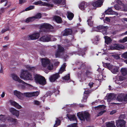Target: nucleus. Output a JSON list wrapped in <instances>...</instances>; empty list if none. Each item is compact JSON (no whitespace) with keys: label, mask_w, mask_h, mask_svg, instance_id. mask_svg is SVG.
Wrapping results in <instances>:
<instances>
[{"label":"nucleus","mask_w":127,"mask_h":127,"mask_svg":"<svg viewBox=\"0 0 127 127\" xmlns=\"http://www.w3.org/2000/svg\"><path fill=\"white\" fill-rule=\"evenodd\" d=\"M92 74V72L91 70V68H86L84 71H79L78 73V76L79 78L81 79H85V77H89Z\"/></svg>","instance_id":"obj_1"},{"label":"nucleus","mask_w":127,"mask_h":127,"mask_svg":"<svg viewBox=\"0 0 127 127\" xmlns=\"http://www.w3.org/2000/svg\"><path fill=\"white\" fill-rule=\"evenodd\" d=\"M34 78L35 82L37 84H39L43 86L46 84V81L44 77L39 74H36Z\"/></svg>","instance_id":"obj_2"},{"label":"nucleus","mask_w":127,"mask_h":127,"mask_svg":"<svg viewBox=\"0 0 127 127\" xmlns=\"http://www.w3.org/2000/svg\"><path fill=\"white\" fill-rule=\"evenodd\" d=\"M77 115L81 121H85L86 120L87 121H88L90 120V115L88 112H79L77 113Z\"/></svg>","instance_id":"obj_3"},{"label":"nucleus","mask_w":127,"mask_h":127,"mask_svg":"<svg viewBox=\"0 0 127 127\" xmlns=\"http://www.w3.org/2000/svg\"><path fill=\"white\" fill-rule=\"evenodd\" d=\"M104 66L107 68L113 74H116L118 72L119 67L115 65H110V64L104 63L103 64Z\"/></svg>","instance_id":"obj_4"},{"label":"nucleus","mask_w":127,"mask_h":127,"mask_svg":"<svg viewBox=\"0 0 127 127\" xmlns=\"http://www.w3.org/2000/svg\"><path fill=\"white\" fill-rule=\"evenodd\" d=\"M108 27L107 26H104L103 25H100L94 28V30L96 31L100 32L104 35H107L108 33L107 32Z\"/></svg>","instance_id":"obj_5"},{"label":"nucleus","mask_w":127,"mask_h":127,"mask_svg":"<svg viewBox=\"0 0 127 127\" xmlns=\"http://www.w3.org/2000/svg\"><path fill=\"white\" fill-rule=\"evenodd\" d=\"M22 79L27 80H32V74L27 70H23L20 76Z\"/></svg>","instance_id":"obj_6"},{"label":"nucleus","mask_w":127,"mask_h":127,"mask_svg":"<svg viewBox=\"0 0 127 127\" xmlns=\"http://www.w3.org/2000/svg\"><path fill=\"white\" fill-rule=\"evenodd\" d=\"M42 64L43 67H47V69L51 70L53 68L52 65L50 64V62L49 59L42 58L41 59Z\"/></svg>","instance_id":"obj_7"},{"label":"nucleus","mask_w":127,"mask_h":127,"mask_svg":"<svg viewBox=\"0 0 127 127\" xmlns=\"http://www.w3.org/2000/svg\"><path fill=\"white\" fill-rule=\"evenodd\" d=\"M116 99L119 102H124L126 103H127V94L126 95L122 93L118 94L116 97Z\"/></svg>","instance_id":"obj_8"},{"label":"nucleus","mask_w":127,"mask_h":127,"mask_svg":"<svg viewBox=\"0 0 127 127\" xmlns=\"http://www.w3.org/2000/svg\"><path fill=\"white\" fill-rule=\"evenodd\" d=\"M12 76L13 79L15 81H17L20 83H22L23 84L25 85L27 87H31L32 86L31 85L27 83L20 79L19 77L16 75L14 74H12Z\"/></svg>","instance_id":"obj_9"},{"label":"nucleus","mask_w":127,"mask_h":127,"mask_svg":"<svg viewBox=\"0 0 127 127\" xmlns=\"http://www.w3.org/2000/svg\"><path fill=\"white\" fill-rule=\"evenodd\" d=\"M103 0H96V1L92 2L91 4L95 7H99L103 5Z\"/></svg>","instance_id":"obj_10"},{"label":"nucleus","mask_w":127,"mask_h":127,"mask_svg":"<svg viewBox=\"0 0 127 127\" xmlns=\"http://www.w3.org/2000/svg\"><path fill=\"white\" fill-rule=\"evenodd\" d=\"M50 35L47 34L43 35L40 38V40L43 42H48L51 41Z\"/></svg>","instance_id":"obj_11"},{"label":"nucleus","mask_w":127,"mask_h":127,"mask_svg":"<svg viewBox=\"0 0 127 127\" xmlns=\"http://www.w3.org/2000/svg\"><path fill=\"white\" fill-rule=\"evenodd\" d=\"M40 29L45 28L47 29H54V27L50 24L44 23L41 24L40 26Z\"/></svg>","instance_id":"obj_12"},{"label":"nucleus","mask_w":127,"mask_h":127,"mask_svg":"<svg viewBox=\"0 0 127 127\" xmlns=\"http://www.w3.org/2000/svg\"><path fill=\"white\" fill-rule=\"evenodd\" d=\"M40 36L39 33L36 32L34 34H31L28 36V39L29 40H33L38 39Z\"/></svg>","instance_id":"obj_13"},{"label":"nucleus","mask_w":127,"mask_h":127,"mask_svg":"<svg viewBox=\"0 0 127 127\" xmlns=\"http://www.w3.org/2000/svg\"><path fill=\"white\" fill-rule=\"evenodd\" d=\"M125 47L121 44H115L113 46H111L110 47L112 50H120V49H125Z\"/></svg>","instance_id":"obj_14"},{"label":"nucleus","mask_w":127,"mask_h":127,"mask_svg":"<svg viewBox=\"0 0 127 127\" xmlns=\"http://www.w3.org/2000/svg\"><path fill=\"white\" fill-rule=\"evenodd\" d=\"M90 4L89 3L83 1L80 4L79 8L81 10H83L85 9V8L87 6H90Z\"/></svg>","instance_id":"obj_15"},{"label":"nucleus","mask_w":127,"mask_h":127,"mask_svg":"<svg viewBox=\"0 0 127 127\" xmlns=\"http://www.w3.org/2000/svg\"><path fill=\"white\" fill-rule=\"evenodd\" d=\"M60 77L59 73H56L51 75L49 77V79L51 82H54Z\"/></svg>","instance_id":"obj_16"},{"label":"nucleus","mask_w":127,"mask_h":127,"mask_svg":"<svg viewBox=\"0 0 127 127\" xmlns=\"http://www.w3.org/2000/svg\"><path fill=\"white\" fill-rule=\"evenodd\" d=\"M72 32V31L71 29H66L62 32V35L63 36H67L71 34Z\"/></svg>","instance_id":"obj_17"},{"label":"nucleus","mask_w":127,"mask_h":127,"mask_svg":"<svg viewBox=\"0 0 127 127\" xmlns=\"http://www.w3.org/2000/svg\"><path fill=\"white\" fill-rule=\"evenodd\" d=\"M126 122L123 120H119L116 121V123L117 127H125Z\"/></svg>","instance_id":"obj_18"},{"label":"nucleus","mask_w":127,"mask_h":127,"mask_svg":"<svg viewBox=\"0 0 127 127\" xmlns=\"http://www.w3.org/2000/svg\"><path fill=\"white\" fill-rule=\"evenodd\" d=\"M14 95L19 99L21 100H22L23 98V95L20 91L16 90L14 91Z\"/></svg>","instance_id":"obj_19"},{"label":"nucleus","mask_w":127,"mask_h":127,"mask_svg":"<svg viewBox=\"0 0 127 127\" xmlns=\"http://www.w3.org/2000/svg\"><path fill=\"white\" fill-rule=\"evenodd\" d=\"M9 110L13 115L17 117H18L19 115V111H18L13 108H11Z\"/></svg>","instance_id":"obj_20"},{"label":"nucleus","mask_w":127,"mask_h":127,"mask_svg":"<svg viewBox=\"0 0 127 127\" xmlns=\"http://www.w3.org/2000/svg\"><path fill=\"white\" fill-rule=\"evenodd\" d=\"M105 13L106 14H114L117 15H118V13L117 12L113 11L111 7L108 8L105 10Z\"/></svg>","instance_id":"obj_21"},{"label":"nucleus","mask_w":127,"mask_h":127,"mask_svg":"<svg viewBox=\"0 0 127 127\" xmlns=\"http://www.w3.org/2000/svg\"><path fill=\"white\" fill-rule=\"evenodd\" d=\"M53 20L58 23H61L63 22L61 17L57 15H55L53 17Z\"/></svg>","instance_id":"obj_22"},{"label":"nucleus","mask_w":127,"mask_h":127,"mask_svg":"<svg viewBox=\"0 0 127 127\" xmlns=\"http://www.w3.org/2000/svg\"><path fill=\"white\" fill-rule=\"evenodd\" d=\"M124 78H125L121 76H117L115 77V78H114V79H115V80L116 83H117L118 84H120V83L118 82H117L118 81H122L124 80Z\"/></svg>","instance_id":"obj_23"},{"label":"nucleus","mask_w":127,"mask_h":127,"mask_svg":"<svg viewBox=\"0 0 127 127\" xmlns=\"http://www.w3.org/2000/svg\"><path fill=\"white\" fill-rule=\"evenodd\" d=\"M77 64L80 65V67L78 68L79 69H82L83 70L84 69L85 70L86 68L88 67H86V66L85 64L82 62H78L77 63Z\"/></svg>","instance_id":"obj_24"},{"label":"nucleus","mask_w":127,"mask_h":127,"mask_svg":"<svg viewBox=\"0 0 127 127\" xmlns=\"http://www.w3.org/2000/svg\"><path fill=\"white\" fill-rule=\"evenodd\" d=\"M7 120L8 122L12 123L14 125L17 124V119L13 118L9 116H8Z\"/></svg>","instance_id":"obj_25"},{"label":"nucleus","mask_w":127,"mask_h":127,"mask_svg":"<svg viewBox=\"0 0 127 127\" xmlns=\"http://www.w3.org/2000/svg\"><path fill=\"white\" fill-rule=\"evenodd\" d=\"M67 117L70 121H75L77 120L76 118L74 115H71L70 114H67Z\"/></svg>","instance_id":"obj_26"},{"label":"nucleus","mask_w":127,"mask_h":127,"mask_svg":"<svg viewBox=\"0 0 127 127\" xmlns=\"http://www.w3.org/2000/svg\"><path fill=\"white\" fill-rule=\"evenodd\" d=\"M53 2L55 4H61L63 5L65 4V0H54Z\"/></svg>","instance_id":"obj_27"},{"label":"nucleus","mask_w":127,"mask_h":127,"mask_svg":"<svg viewBox=\"0 0 127 127\" xmlns=\"http://www.w3.org/2000/svg\"><path fill=\"white\" fill-rule=\"evenodd\" d=\"M11 105L14 106L17 109H19L21 108L22 107L21 105L15 101H11Z\"/></svg>","instance_id":"obj_28"},{"label":"nucleus","mask_w":127,"mask_h":127,"mask_svg":"<svg viewBox=\"0 0 127 127\" xmlns=\"http://www.w3.org/2000/svg\"><path fill=\"white\" fill-rule=\"evenodd\" d=\"M116 97L114 94L110 93L108 95L107 99L108 100H115L116 99Z\"/></svg>","instance_id":"obj_29"},{"label":"nucleus","mask_w":127,"mask_h":127,"mask_svg":"<svg viewBox=\"0 0 127 127\" xmlns=\"http://www.w3.org/2000/svg\"><path fill=\"white\" fill-rule=\"evenodd\" d=\"M106 125L107 127H116L114 122H108L106 123Z\"/></svg>","instance_id":"obj_30"},{"label":"nucleus","mask_w":127,"mask_h":127,"mask_svg":"<svg viewBox=\"0 0 127 127\" xmlns=\"http://www.w3.org/2000/svg\"><path fill=\"white\" fill-rule=\"evenodd\" d=\"M92 17H89L87 21L88 25L90 27L93 26V21H92Z\"/></svg>","instance_id":"obj_31"},{"label":"nucleus","mask_w":127,"mask_h":127,"mask_svg":"<svg viewBox=\"0 0 127 127\" xmlns=\"http://www.w3.org/2000/svg\"><path fill=\"white\" fill-rule=\"evenodd\" d=\"M7 118L8 116L6 117L5 115H0V120L2 122H4L6 120H7Z\"/></svg>","instance_id":"obj_32"},{"label":"nucleus","mask_w":127,"mask_h":127,"mask_svg":"<svg viewBox=\"0 0 127 127\" xmlns=\"http://www.w3.org/2000/svg\"><path fill=\"white\" fill-rule=\"evenodd\" d=\"M65 64H64L63 66H62L60 69L59 72L58 73H59V74H61L64 71H65V68L66 67Z\"/></svg>","instance_id":"obj_33"},{"label":"nucleus","mask_w":127,"mask_h":127,"mask_svg":"<svg viewBox=\"0 0 127 127\" xmlns=\"http://www.w3.org/2000/svg\"><path fill=\"white\" fill-rule=\"evenodd\" d=\"M105 39V42L107 44L110 43L111 41V38L107 36H105L104 37Z\"/></svg>","instance_id":"obj_34"},{"label":"nucleus","mask_w":127,"mask_h":127,"mask_svg":"<svg viewBox=\"0 0 127 127\" xmlns=\"http://www.w3.org/2000/svg\"><path fill=\"white\" fill-rule=\"evenodd\" d=\"M67 18L70 20H72L74 16V15L71 12H67Z\"/></svg>","instance_id":"obj_35"},{"label":"nucleus","mask_w":127,"mask_h":127,"mask_svg":"<svg viewBox=\"0 0 127 127\" xmlns=\"http://www.w3.org/2000/svg\"><path fill=\"white\" fill-rule=\"evenodd\" d=\"M35 19L33 16L31 17H29L27 18L25 22L27 23H28L30 22H32Z\"/></svg>","instance_id":"obj_36"},{"label":"nucleus","mask_w":127,"mask_h":127,"mask_svg":"<svg viewBox=\"0 0 127 127\" xmlns=\"http://www.w3.org/2000/svg\"><path fill=\"white\" fill-rule=\"evenodd\" d=\"M121 71L123 75L125 76L127 74V68H122Z\"/></svg>","instance_id":"obj_37"},{"label":"nucleus","mask_w":127,"mask_h":127,"mask_svg":"<svg viewBox=\"0 0 127 127\" xmlns=\"http://www.w3.org/2000/svg\"><path fill=\"white\" fill-rule=\"evenodd\" d=\"M64 49L61 45H58L57 50L61 53H63L64 51Z\"/></svg>","instance_id":"obj_38"},{"label":"nucleus","mask_w":127,"mask_h":127,"mask_svg":"<svg viewBox=\"0 0 127 127\" xmlns=\"http://www.w3.org/2000/svg\"><path fill=\"white\" fill-rule=\"evenodd\" d=\"M61 121L58 118H57V120L55 121V123L54 126V127H57L60 125Z\"/></svg>","instance_id":"obj_39"},{"label":"nucleus","mask_w":127,"mask_h":127,"mask_svg":"<svg viewBox=\"0 0 127 127\" xmlns=\"http://www.w3.org/2000/svg\"><path fill=\"white\" fill-rule=\"evenodd\" d=\"M105 106L103 105H100L97 106L95 107V109L96 110H102L105 109Z\"/></svg>","instance_id":"obj_40"},{"label":"nucleus","mask_w":127,"mask_h":127,"mask_svg":"<svg viewBox=\"0 0 127 127\" xmlns=\"http://www.w3.org/2000/svg\"><path fill=\"white\" fill-rule=\"evenodd\" d=\"M26 68L29 70L31 71H33L35 70V67H31L29 65H27L26 66Z\"/></svg>","instance_id":"obj_41"},{"label":"nucleus","mask_w":127,"mask_h":127,"mask_svg":"<svg viewBox=\"0 0 127 127\" xmlns=\"http://www.w3.org/2000/svg\"><path fill=\"white\" fill-rule=\"evenodd\" d=\"M35 19H40L41 17V14L40 13H38L34 16H33Z\"/></svg>","instance_id":"obj_42"},{"label":"nucleus","mask_w":127,"mask_h":127,"mask_svg":"<svg viewBox=\"0 0 127 127\" xmlns=\"http://www.w3.org/2000/svg\"><path fill=\"white\" fill-rule=\"evenodd\" d=\"M9 30V28L8 26H7L5 28L2 29L1 31V33H2L5 32Z\"/></svg>","instance_id":"obj_43"},{"label":"nucleus","mask_w":127,"mask_h":127,"mask_svg":"<svg viewBox=\"0 0 127 127\" xmlns=\"http://www.w3.org/2000/svg\"><path fill=\"white\" fill-rule=\"evenodd\" d=\"M34 8V6L33 5H31L25 8V11H26L33 9Z\"/></svg>","instance_id":"obj_44"},{"label":"nucleus","mask_w":127,"mask_h":127,"mask_svg":"<svg viewBox=\"0 0 127 127\" xmlns=\"http://www.w3.org/2000/svg\"><path fill=\"white\" fill-rule=\"evenodd\" d=\"M44 2L41 1H38L36 2H35L34 4L35 5H40V6H43L42 4H43Z\"/></svg>","instance_id":"obj_45"},{"label":"nucleus","mask_w":127,"mask_h":127,"mask_svg":"<svg viewBox=\"0 0 127 127\" xmlns=\"http://www.w3.org/2000/svg\"><path fill=\"white\" fill-rule=\"evenodd\" d=\"M43 6H45L48 7H53L54 5L53 4H50L49 3H47L45 2H44L43 4H42Z\"/></svg>","instance_id":"obj_46"},{"label":"nucleus","mask_w":127,"mask_h":127,"mask_svg":"<svg viewBox=\"0 0 127 127\" xmlns=\"http://www.w3.org/2000/svg\"><path fill=\"white\" fill-rule=\"evenodd\" d=\"M112 56L114 59L117 60L120 58V57L118 54H113L112 55Z\"/></svg>","instance_id":"obj_47"},{"label":"nucleus","mask_w":127,"mask_h":127,"mask_svg":"<svg viewBox=\"0 0 127 127\" xmlns=\"http://www.w3.org/2000/svg\"><path fill=\"white\" fill-rule=\"evenodd\" d=\"M38 92H33L31 93V97L33 96H37L38 95Z\"/></svg>","instance_id":"obj_48"},{"label":"nucleus","mask_w":127,"mask_h":127,"mask_svg":"<svg viewBox=\"0 0 127 127\" xmlns=\"http://www.w3.org/2000/svg\"><path fill=\"white\" fill-rule=\"evenodd\" d=\"M61 52H60L59 51L57 50L56 52L55 53V55L56 57H60L61 54Z\"/></svg>","instance_id":"obj_49"},{"label":"nucleus","mask_w":127,"mask_h":127,"mask_svg":"<svg viewBox=\"0 0 127 127\" xmlns=\"http://www.w3.org/2000/svg\"><path fill=\"white\" fill-rule=\"evenodd\" d=\"M120 41L121 43H124L127 41V37H126L120 40Z\"/></svg>","instance_id":"obj_50"},{"label":"nucleus","mask_w":127,"mask_h":127,"mask_svg":"<svg viewBox=\"0 0 127 127\" xmlns=\"http://www.w3.org/2000/svg\"><path fill=\"white\" fill-rule=\"evenodd\" d=\"M78 53L80 54V55H82V56L85 54L84 51L83 50H81L79 51L78 52Z\"/></svg>","instance_id":"obj_51"},{"label":"nucleus","mask_w":127,"mask_h":127,"mask_svg":"<svg viewBox=\"0 0 127 127\" xmlns=\"http://www.w3.org/2000/svg\"><path fill=\"white\" fill-rule=\"evenodd\" d=\"M63 79L65 81H67L69 79L70 77L69 75H67L63 77Z\"/></svg>","instance_id":"obj_52"},{"label":"nucleus","mask_w":127,"mask_h":127,"mask_svg":"<svg viewBox=\"0 0 127 127\" xmlns=\"http://www.w3.org/2000/svg\"><path fill=\"white\" fill-rule=\"evenodd\" d=\"M122 57L123 58L127 59V52L123 54L122 55Z\"/></svg>","instance_id":"obj_53"},{"label":"nucleus","mask_w":127,"mask_h":127,"mask_svg":"<svg viewBox=\"0 0 127 127\" xmlns=\"http://www.w3.org/2000/svg\"><path fill=\"white\" fill-rule=\"evenodd\" d=\"M105 111H106L105 110H103L101 111L100 112H99L97 114V116H99L102 115L103 114V113L105 112Z\"/></svg>","instance_id":"obj_54"},{"label":"nucleus","mask_w":127,"mask_h":127,"mask_svg":"<svg viewBox=\"0 0 127 127\" xmlns=\"http://www.w3.org/2000/svg\"><path fill=\"white\" fill-rule=\"evenodd\" d=\"M24 95L26 97H31V93H24Z\"/></svg>","instance_id":"obj_55"},{"label":"nucleus","mask_w":127,"mask_h":127,"mask_svg":"<svg viewBox=\"0 0 127 127\" xmlns=\"http://www.w3.org/2000/svg\"><path fill=\"white\" fill-rule=\"evenodd\" d=\"M87 97L88 96L87 95H84L83 97L82 100L84 102H86Z\"/></svg>","instance_id":"obj_56"},{"label":"nucleus","mask_w":127,"mask_h":127,"mask_svg":"<svg viewBox=\"0 0 127 127\" xmlns=\"http://www.w3.org/2000/svg\"><path fill=\"white\" fill-rule=\"evenodd\" d=\"M94 84V83L92 82H91L88 85L90 87V88H91L93 87V85Z\"/></svg>","instance_id":"obj_57"},{"label":"nucleus","mask_w":127,"mask_h":127,"mask_svg":"<svg viewBox=\"0 0 127 127\" xmlns=\"http://www.w3.org/2000/svg\"><path fill=\"white\" fill-rule=\"evenodd\" d=\"M34 104L35 105H39L40 104V102L39 101L35 100L34 101Z\"/></svg>","instance_id":"obj_58"},{"label":"nucleus","mask_w":127,"mask_h":127,"mask_svg":"<svg viewBox=\"0 0 127 127\" xmlns=\"http://www.w3.org/2000/svg\"><path fill=\"white\" fill-rule=\"evenodd\" d=\"M126 115L125 114H121L120 115L119 117L120 118L124 119L126 118Z\"/></svg>","instance_id":"obj_59"},{"label":"nucleus","mask_w":127,"mask_h":127,"mask_svg":"<svg viewBox=\"0 0 127 127\" xmlns=\"http://www.w3.org/2000/svg\"><path fill=\"white\" fill-rule=\"evenodd\" d=\"M90 93V90H87L85 91L84 92V94H85L88 95Z\"/></svg>","instance_id":"obj_60"},{"label":"nucleus","mask_w":127,"mask_h":127,"mask_svg":"<svg viewBox=\"0 0 127 127\" xmlns=\"http://www.w3.org/2000/svg\"><path fill=\"white\" fill-rule=\"evenodd\" d=\"M76 123L73 124L72 125H70L69 127H76Z\"/></svg>","instance_id":"obj_61"},{"label":"nucleus","mask_w":127,"mask_h":127,"mask_svg":"<svg viewBox=\"0 0 127 127\" xmlns=\"http://www.w3.org/2000/svg\"><path fill=\"white\" fill-rule=\"evenodd\" d=\"M25 2V0H19V3L20 4H22Z\"/></svg>","instance_id":"obj_62"},{"label":"nucleus","mask_w":127,"mask_h":127,"mask_svg":"<svg viewBox=\"0 0 127 127\" xmlns=\"http://www.w3.org/2000/svg\"><path fill=\"white\" fill-rule=\"evenodd\" d=\"M105 20L107 22H109L110 21V19L108 17H106L105 18Z\"/></svg>","instance_id":"obj_63"},{"label":"nucleus","mask_w":127,"mask_h":127,"mask_svg":"<svg viewBox=\"0 0 127 127\" xmlns=\"http://www.w3.org/2000/svg\"><path fill=\"white\" fill-rule=\"evenodd\" d=\"M0 127H7L6 125L5 124L0 125Z\"/></svg>","instance_id":"obj_64"}]
</instances>
